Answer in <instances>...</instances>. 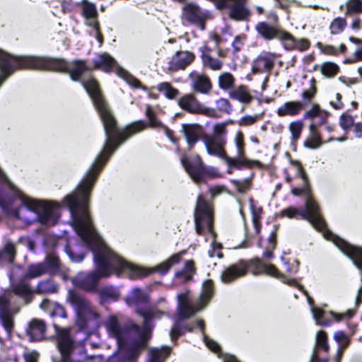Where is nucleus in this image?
Listing matches in <instances>:
<instances>
[{"label": "nucleus", "mask_w": 362, "mask_h": 362, "mask_svg": "<svg viewBox=\"0 0 362 362\" xmlns=\"http://www.w3.org/2000/svg\"><path fill=\"white\" fill-rule=\"evenodd\" d=\"M125 140H105L104 146L73 193L66 195L62 205L71 214L72 226L76 233L93 253L95 269L89 274L79 273L72 278L73 284L84 291L97 289L101 278L112 274L136 278L144 275L143 269L122 259L110 248L98 234L88 213L90 191L105 163L114 151Z\"/></svg>", "instance_id": "nucleus-1"}, {"label": "nucleus", "mask_w": 362, "mask_h": 362, "mask_svg": "<svg viewBox=\"0 0 362 362\" xmlns=\"http://www.w3.org/2000/svg\"><path fill=\"white\" fill-rule=\"evenodd\" d=\"M1 69L10 74L15 69H33L54 71H66L73 81H79L81 76L88 71L83 60L67 62L62 59L38 56H11L0 50Z\"/></svg>", "instance_id": "nucleus-2"}, {"label": "nucleus", "mask_w": 362, "mask_h": 362, "mask_svg": "<svg viewBox=\"0 0 362 362\" xmlns=\"http://www.w3.org/2000/svg\"><path fill=\"white\" fill-rule=\"evenodd\" d=\"M0 182L6 184L13 199L20 202V206L15 211L16 216L18 219L28 224L36 221L45 225L57 223L59 218L57 204L39 201L27 197L16 188L1 168Z\"/></svg>", "instance_id": "nucleus-3"}, {"label": "nucleus", "mask_w": 362, "mask_h": 362, "mask_svg": "<svg viewBox=\"0 0 362 362\" xmlns=\"http://www.w3.org/2000/svg\"><path fill=\"white\" fill-rule=\"evenodd\" d=\"M137 313L144 318V329L142 330L135 324H132L130 327L121 324L115 316H110L105 324L108 334L116 339L120 348L124 346L125 343L134 333L137 334L138 339L133 343L132 347L127 351V357L129 360L137 358L141 351L146 346L147 341L150 338L148 330L150 321L153 319L160 318L164 314L163 312L153 310L145 312H141L138 310Z\"/></svg>", "instance_id": "nucleus-4"}, {"label": "nucleus", "mask_w": 362, "mask_h": 362, "mask_svg": "<svg viewBox=\"0 0 362 362\" xmlns=\"http://www.w3.org/2000/svg\"><path fill=\"white\" fill-rule=\"evenodd\" d=\"M213 293V282L211 280H207L203 283L202 290L197 300H192L189 291L177 295V319L170 333L172 341L175 340L186 332H192L194 329V327L190 325L182 327L180 321L189 318L203 310L212 298Z\"/></svg>", "instance_id": "nucleus-5"}, {"label": "nucleus", "mask_w": 362, "mask_h": 362, "mask_svg": "<svg viewBox=\"0 0 362 362\" xmlns=\"http://www.w3.org/2000/svg\"><path fill=\"white\" fill-rule=\"evenodd\" d=\"M303 183L304 187L302 188H292L291 193L294 196H300L303 194L306 196L305 209L288 207L282 210L281 214L290 218H301L308 221L316 230L321 231L325 237V233L329 230L327 229L326 223L320 214L319 206L310 194L308 182Z\"/></svg>", "instance_id": "nucleus-6"}, {"label": "nucleus", "mask_w": 362, "mask_h": 362, "mask_svg": "<svg viewBox=\"0 0 362 362\" xmlns=\"http://www.w3.org/2000/svg\"><path fill=\"white\" fill-rule=\"evenodd\" d=\"M250 265L255 269V271H254L253 272L255 274L264 273L272 276L281 279L284 283L289 286L298 287V289L302 291V292L306 296L309 305L311 306V311L316 324L321 326H328L329 325V321L325 320L324 319L325 312L319 308H315L313 306V298L308 295V292L305 290H304L303 287L299 285L295 279H286L283 274H281L278 271V269L274 264H268L264 263L259 258H255L251 259Z\"/></svg>", "instance_id": "nucleus-7"}, {"label": "nucleus", "mask_w": 362, "mask_h": 362, "mask_svg": "<svg viewBox=\"0 0 362 362\" xmlns=\"http://www.w3.org/2000/svg\"><path fill=\"white\" fill-rule=\"evenodd\" d=\"M66 301L73 307L77 316V322L82 327H86L89 321L95 320L99 316L98 311L91 303L74 291H69Z\"/></svg>", "instance_id": "nucleus-8"}, {"label": "nucleus", "mask_w": 362, "mask_h": 362, "mask_svg": "<svg viewBox=\"0 0 362 362\" xmlns=\"http://www.w3.org/2000/svg\"><path fill=\"white\" fill-rule=\"evenodd\" d=\"M194 221L196 231L198 234L202 235L209 233L213 239L215 234L213 230V211L212 207L202 195L197 198V206L194 212Z\"/></svg>", "instance_id": "nucleus-9"}, {"label": "nucleus", "mask_w": 362, "mask_h": 362, "mask_svg": "<svg viewBox=\"0 0 362 362\" xmlns=\"http://www.w3.org/2000/svg\"><path fill=\"white\" fill-rule=\"evenodd\" d=\"M95 67L105 72L111 71L116 68L117 74L123 78L129 86L133 88H142L141 82L127 71L117 66L116 61L108 54L103 53L98 55L94 59Z\"/></svg>", "instance_id": "nucleus-10"}, {"label": "nucleus", "mask_w": 362, "mask_h": 362, "mask_svg": "<svg viewBox=\"0 0 362 362\" xmlns=\"http://www.w3.org/2000/svg\"><path fill=\"white\" fill-rule=\"evenodd\" d=\"M180 107L189 113L200 114L209 117L216 118L218 112L214 108L204 106L192 93L186 94L179 99Z\"/></svg>", "instance_id": "nucleus-11"}, {"label": "nucleus", "mask_w": 362, "mask_h": 362, "mask_svg": "<svg viewBox=\"0 0 362 362\" xmlns=\"http://www.w3.org/2000/svg\"><path fill=\"white\" fill-rule=\"evenodd\" d=\"M81 6L86 25L93 29L95 37L100 44H102L103 35L100 32L98 13L96 6L88 0H82Z\"/></svg>", "instance_id": "nucleus-12"}, {"label": "nucleus", "mask_w": 362, "mask_h": 362, "mask_svg": "<svg viewBox=\"0 0 362 362\" xmlns=\"http://www.w3.org/2000/svg\"><path fill=\"white\" fill-rule=\"evenodd\" d=\"M207 14L194 4H187L182 8L181 18L183 24H194L203 30Z\"/></svg>", "instance_id": "nucleus-13"}, {"label": "nucleus", "mask_w": 362, "mask_h": 362, "mask_svg": "<svg viewBox=\"0 0 362 362\" xmlns=\"http://www.w3.org/2000/svg\"><path fill=\"white\" fill-rule=\"evenodd\" d=\"M255 30L266 40L277 39L283 43L285 37L288 36V32L284 30L279 23L261 21L257 23Z\"/></svg>", "instance_id": "nucleus-14"}, {"label": "nucleus", "mask_w": 362, "mask_h": 362, "mask_svg": "<svg viewBox=\"0 0 362 362\" xmlns=\"http://www.w3.org/2000/svg\"><path fill=\"white\" fill-rule=\"evenodd\" d=\"M57 267L58 258L54 256H48L43 262L30 264L28 267L25 278L35 279L51 273Z\"/></svg>", "instance_id": "nucleus-15"}, {"label": "nucleus", "mask_w": 362, "mask_h": 362, "mask_svg": "<svg viewBox=\"0 0 362 362\" xmlns=\"http://www.w3.org/2000/svg\"><path fill=\"white\" fill-rule=\"evenodd\" d=\"M234 143L236 148V156L235 157H229L227 156V165L229 167H234L238 169L249 165L250 160L245 156L244 136L240 131L236 133L234 138Z\"/></svg>", "instance_id": "nucleus-16"}, {"label": "nucleus", "mask_w": 362, "mask_h": 362, "mask_svg": "<svg viewBox=\"0 0 362 362\" xmlns=\"http://www.w3.org/2000/svg\"><path fill=\"white\" fill-rule=\"evenodd\" d=\"M18 310L19 308L12 307L7 294L0 295V320L8 334L13 327V315Z\"/></svg>", "instance_id": "nucleus-17"}, {"label": "nucleus", "mask_w": 362, "mask_h": 362, "mask_svg": "<svg viewBox=\"0 0 362 362\" xmlns=\"http://www.w3.org/2000/svg\"><path fill=\"white\" fill-rule=\"evenodd\" d=\"M181 163L190 177L197 184L202 182L204 175L208 173L198 156L194 157L191 160L184 156L181 158Z\"/></svg>", "instance_id": "nucleus-18"}, {"label": "nucleus", "mask_w": 362, "mask_h": 362, "mask_svg": "<svg viewBox=\"0 0 362 362\" xmlns=\"http://www.w3.org/2000/svg\"><path fill=\"white\" fill-rule=\"evenodd\" d=\"M279 54L274 52H263L253 61V73L269 72L273 69L275 60Z\"/></svg>", "instance_id": "nucleus-19"}, {"label": "nucleus", "mask_w": 362, "mask_h": 362, "mask_svg": "<svg viewBox=\"0 0 362 362\" xmlns=\"http://www.w3.org/2000/svg\"><path fill=\"white\" fill-rule=\"evenodd\" d=\"M203 142L206 148L207 153L214 156L223 159L226 162L227 153L225 150L226 141L223 139H215L205 135L203 137Z\"/></svg>", "instance_id": "nucleus-20"}, {"label": "nucleus", "mask_w": 362, "mask_h": 362, "mask_svg": "<svg viewBox=\"0 0 362 362\" xmlns=\"http://www.w3.org/2000/svg\"><path fill=\"white\" fill-rule=\"evenodd\" d=\"M248 269V264L244 261H240L226 267L221 274V280L224 283L232 282L245 276Z\"/></svg>", "instance_id": "nucleus-21"}, {"label": "nucleus", "mask_w": 362, "mask_h": 362, "mask_svg": "<svg viewBox=\"0 0 362 362\" xmlns=\"http://www.w3.org/2000/svg\"><path fill=\"white\" fill-rule=\"evenodd\" d=\"M194 58L195 56L192 52L178 51L172 57L169 62L168 69L172 71L185 69L194 60Z\"/></svg>", "instance_id": "nucleus-22"}, {"label": "nucleus", "mask_w": 362, "mask_h": 362, "mask_svg": "<svg viewBox=\"0 0 362 362\" xmlns=\"http://www.w3.org/2000/svg\"><path fill=\"white\" fill-rule=\"evenodd\" d=\"M47 326L44 320L33 318L28 324L26 334L30 341H41L45 338Z\"/></svg>", "instance_id": "nucleus-23"}, {"label": "nucleus", "mask_w": 362, "mask_h": 362, "mask_svg": "<svg viewBox=\"0 0 362 362\" xmlns=\"http://www.w3.org/2000/svg\"><path fill=\"white\" fill-rule=\"evenodd\" d=\"M192 88L197 93L208 94L211 90L212 85L209 78L204 74L192 72L189 74Z\"/></svg>", "instance_id": "nucleus-24"}, {"label": "nucleus", "mask_w": 362, "mask_h": 362, "mask_svg": "<svg viewBox=\"0 0 362 362\" xmlns=\"http://www.w3.org/2000/svg\"><path fill=\"white\" fill-rule=\"evenodd\" d=\"M327 117V112L321 109L318 104H313L311 108L303 115V119L310 120V124H314L315 127H319L325 124Z\"/></svg>", "instance_id": "nucleus-25"}, {"label": "nucleus", "mask_w": 362, "mask_h": 362, "mask_svg": "<svg viewBox=\"0 0 362 362\" xmlns=\"http://www.w3.org/2000/svg\"><path fill=\"white\" fill-rule=\"evenodd\" d=\"M303 110V104L299 100H291L279 106L276 114L279 117L296 116Z\"/></svg>", "instance_id": "nucleus-26"}, {"label": "nucleus", "mask_w": 362, "mask_h": 362, "mask_svg": "<svg viewBox=\"0 0 362 362\" xmlns=\"http://www.w3.org/2000/svg\"><path fill=\"white\" fill-rule=\"evenodd\" d=\"M182 130L187 142L188 148L191 150L194 145L198 141L202 132V128L197 124H183Z\"/></svg>", "instance_id": "nucleus-27"}, {"label": "nucleus", "mask_w": 362, "mask_h": 362, "mask_svg": "<svg viewBox=\"0 0 362 362\" xmlns=\"http://www.w3.org/2000/svg\"><path fill=\"white\" fill-rule=\"evenodd\" d=\"M199 49L202 52V59L204 67L213 71H219L222 69L223 62L221 59L211 56V49L207 46H203Z\"/></svg>", "instance_id": "nucleus-28"}, {"label": "nucleus", "mask_w": 362, "mask_h": 362, "mask_svg": "<svg viewBox=\"0 0 362 362\" xmlns=\"http://www.w3.org/2000/svg\"><path fill=\"white\" fill-rule=\"evenodd\" d=\"M283 47L286 50L298 49L300 52L305 51L310 47V42L306 39H296L291 33L286 36L283 42Z\"/></svg>", "instance_id": "nucleus-29"}, {"label": "nucleus", "mask_w": 362, "mask_h": 362, "mask_svg": "<svg viewBox=\"0 0 362 362\" xmlns=\"http://www.w3.org/2000/svg\"><path fill=\"white\" fill-rule=\"evenodd\" d=\"M148 297L143 291L139 288H134L126 298V302L131 307L139 308L146 304Z\"/></svg>", "instance_id": "nucleus-30"}, {"label": "nucleus", "mask_w": 362, "mask_h": 362, "mask_svg": "<svg viewBox=\"0 0 362 362\" xmlns=\"http://www.w3.org/2000/svg\"><path fill=\"white\" fill-rule=\"evenodd\" d=\"M13 292L23 298L25 304L30 303L33 298L35 293V290L32 289L28 284L20 282L13 285Z\"/></svg>", "instance_id": "nucleus-31"}, {"label": "nucleus", "mask_w": 362, "mask_h": 362, "mask_svg": "<svg viewBox=\"0 0 362 362\" xmlns=\"http://www.w3.org/2000/svg\"><path fill=\"white\" fill-rule=\"evenodd\" d=\"M230 98L238 100L243 104H249L253 99L250 90L245 86L241 85L229 93Z\"/></svg>", "instance_id": "nucleus-32"}, {"label": "nucleus", "mask_w": 362, "mask_h": 362, "mask_svg": "<svg viewBox=\"0 0 362 362\" xmlns=\"http://www.w3.org/2000/svg\"><path fill=\"white\" fill-rule=\"evenodd\" d=\"M334 339L339 344L335 356V361L337 362H341L344 351L349 345L350 339L343 331L336 332L334 334Z\"/></svg>", "instance_id": "nucleus-33"}, {"label": "nucleus", "mask_w": 362, "mask_h": 362, "mask_svg": "<svg viewBox=\"0 0 362 362\" xmlns=\"http://www.w3.org/2000/svg\"><path fill=\"white\" fill-rule=\"evenodd\" d=\"M185 252H181L172 255L169 259L160 263L158 266L151 269V272H158L160 274H165L175 264L180 262L182 254Z\"/></svg>", "instance_id": "nucleus-34"}, {"label": "nucleus", "mask_w": 362, "mask_h": 362, "mask_svg": "<svg viewBox=\"0 0 362 362\" xmlns=\"http://www.w3.org/2000/svg\"><path fill=\"white\" fill-rule=\"evenodd\" d=\"M309 131L310 134L305 141L304 146L312 149L319 148L322 142L320 132H318V127H315L314 124H310Z\"/></svg>", "instance_id": "nucleus-35"}, {"label": "nucleus", "mask_w": 362, "mask_h": 362, "mask_svg": "<svg viewBox=\"0 0 362 362\" xmlns=\"http://www.w3.org/2000/svg\"><path fill=\"white\" fill-rule=\"evenodd\" d=\"M250 209L252 216V223L257 233H259L261 228L260 219L262 212V207L257 206L252 198L249 199Z\"/></svg>", "instance_id": "nucleus-36"}, {"label": "nucleus", "mask_w": 362, "mask_h": 362, "mask_svg": "<svg viewBox=\"0 0 362 362\" xmlns=\"http://www.w3.org/2000/svg\"><path fill=\"white\" fill-rule=\"evenodd\" d=\"M170 348L163 346L160 349L154 348L149 350L150 359L148 362H163L170 354Z\"/></svg>", "instance_id": "nucleus-37"}, {"label": "nucleus", "mask_w": 362, "mask_h": 362, "mask_svg": "<svg viewBox=\"0 0 362 362\" xmlns=\"http://www.w3.org/2000/svg\"><path fill=\"white\" fill-rule=\"evenodd\" d=\"M99 294L101 300L105 302L116 300L120 295L119 290L112 286L103 287Z\"/></svg>", "instance_id": "nucleus-38"}, {"label": "nucleus", "mask_w": 362, "mask_h": 362, "mask_svg": "<svg viewBox=\"0 0 362 362\" xmlns=\"http://www.w3.org/2000/svg\"><path fill=\"white\" fill-rule=\"evenodd\" d=\"M57 290L56 284L52 280L47 279L41 281L37 284L35 293L37 294L52 293L56 292Z\"/></svg>", "instance_id": "nucleus-39"}, {"label": "nucleus", "mask_w": 362, "mask_h": 362, "mask_svg": "<svg viewBox=\"0 0 362 362\" xmlns=\"http://www.w3.org/2000/svg\"><path fill=\"white\" fill-rule=\"evenodd\" d=\"M317 349H321L325 353H327L329 350V346L327 342V335L323 330H320L316 334L315 344L313 350L317 352Z\"/></svg>", "instance_id": "nucleus-40"}, {"label": "nucleus", "mask_w": 362, "mask_h": 362, "mask_svg": "<svg viewBox=\"0 0 362 362\" xmlns=\"http://www.w3.org/2000/svg\"><path fill=\"white\" fill-rule=\"evenodd\" d=\"M157 89L168 99H175L179 95V90L173 87L172 85L168 82H162L158 84Z\"/></svg>", "instance_id": "nucleus-41"}, {"label": "nucleus", "mask_w": 362, "mask_h": 362, "mask_svg": "<svg viewBox=\"0 0 362 362\" xmlns=\"http://www.w3.org/2000/svg\"><path fill=\"white\" fill-rule=\"evenodd\" d=\"M232 122H220L214 124L213 127V134L209 135L210 137H213L215 139H223L224 141H227L226 135H227V126L228 124Z\"/></svg>", "instance_id": "nucleus-42"}, {"label": "nucleus", "mask_w": 362, "mask_h": 362, "mask_svg": "<svg viewBox=\"0 0 362 362\" xmlns=\"http://www.w3.org/2000/svg\"><path fill=\"white\" fill-rule=\"evenodd\" d=\"M303 129V123L300 120L291 122L288 125V130L291 134V140L293 143L296 142L300 137Z\"/></svg>", "instance_id": "nucleus-43"}, {"label": "nucleus", "mask_w": 362, "mask_h": 362, "mask_svg": "<svg viewBox=\"0 0 362 362\" xmlns=\"http://www.w3.org/2000/svg\"><path fill=\"white\" fill-rule=\"evenodd\" d=\"M346 26V21L344 18L337 17L329 25V30L332 35H339L341 33Z\"/></svg>", "instance_id": "nucleus-44"}, {"label": "nucleus", "mask_w": 362, "mask_h": 362, "mask_svg": "<svg viewBox=\"0 0 362 362\" xmlns=\"http://www.w3.org/2000/svg\"><path fill=\"white\" fill-rule=\"evenodd\" d=\"M321 73L327 78L335 76L339 71V66L331 62H327L321 65Z\"/></svg>", "instance_id": "nucleus-45"}, {"label": "nucleus", "mask_w": 362, "mask_h": 362, "mask_svg": "<svg viewBox=\"0 0 362 362\" xmlns=\"http://www.w3.org/2000/svg\"><path fill=\"white\" fill-rule=\"evenodd\" d=\"M234 83L235 78L229 72H224L218 77V86L221 89L228 90L233 86Z\"/></svg>", "instance_id": "nucleus-46"}, {"label": "nucleus", "mask_w": 362, "mask_h": 362, "mask_svg": "<svg viewBox=\"0 0 362 362\" xmlns=\"http://www.w3.org/2000/svg\"><path fill=\"white\" fill-rule=\"evenodd\" d=\"M276 247V233L273 231L269 239H268V244L266 246V250L263 252V258L264 259H270L273 258V250Z\"/></svg>", "instance_id": "nucleus-47"}, {"label": "nucleus", "mask_w": 362, "mask_h": 362, "mask_svg": "<svg viewBox=\"0 0 362 362\" xmlns=\"http://www.w3.org/2000/svg\"><path fill=\"white\" fill-rule=\"evenodd\" d=\"M317 93L315 86L313 83L310 87L303 91L301 94V98L303 101H300L303 104V107L309 105L313 98H315Z\"/></svg>", "instance_id": "nucleus-48"}, {"label": "nucleus", "mask_w": 362, "mask_h": 362, "mask_svg": "<svg viewBox=\"0 0 362 362\" xmlns=\"http://www.w3.org/2000/svg\"><path fill=\"white\" fill-rule=\"evenodd\" d=\"M346 6V15L362 13V0H348Z\"/></svg>", "instance_id": "nucleus-49"}, {"label": "nucleus", "mask_w": 362, "mask_h": 362, "mask_svg": "<svg viewBox=\"0 0 362 362\" xmlns=\"http://www.w3.org/2000/svg\"><path fill=\"white\" fill-rule=\"evenodd\" d=\"M216 111L221 113L229 115L232 112V106L229 100L226 98H221L216 101Z\"/></svg>", "instance_id": "nucleus-50"}, {"label": "nucleus", "mask_w": 362, "mask_h": 362, "mask_svg": "<svg viewBox=\"0 0 362 362\" xmlns=\"http://www.w3.org/2000/svg\"><path fill=\"white\" fill-rule=\"evenodd\" d=\"M231 182L240 193H245L251 187V180L249 178L244 180H232Z\"/></svg>", "instance_id": "nucleus-51"}, {"label": "nucleus", "mask_w": 362, "mask_h": 362, "mask_svg": "<svg viewBox=\"0 0 362 362\" xmlns=\"http://www.w3.org/2000/svg\"><path fill=\"white\" fill-rule=\"evenodd\" d=\"M317 47L321 51L322 53L328 55L336 56L338 54L337 49L330 45H324L320 42H318L316 45Z\"/></svg>", "instance_id": "nucleus-52"}, {"label": "nucleus", "mask_w": 362, "mask_h": 362, "mask_svg": "<svg viewBox=\"0 0 362 362\" xmlns=\"http://www.w3.org/2000/svg\"><path fill=\"white\" fill-rule=\"evenodd\" d=\"M4 255L7 256L8 261L9 262H13L15 255H16V247L13 243H7L4 249L2 250Z\"/></svg>", "instance_id": "nucleus-53"}, {"label": "nucleus", "mask_w": 362, "mask_h": 362, "mask_svg": "<svg viewBox=\"0 0 362 362\" xmlns=\"http://www.w3.org/2000/svg\"><path fill=\"white\" fill-rule=\"evenodd\" d=\"M291 164L295 169L296 175L300 177L305 184L308 182L307 175L303 170L300 163L297 160H291Z\"/></svg>", "instance_id": "nucleus-54"}, {"label": "nucleus", "mask_w": 362, "mask_h": 362, "mask_svg": "<svg viewBox=\"0 0 362 362\" xmlns=\"http://www.w3.org/2000/svg\"><path fill=\"white\" fill-rule=\"evenodd\" d=\"M259 118V115H245L239 119L238 124L240 126H250L255 124Z\"/></svg>", "instance_id": "nucleus-55"}, {"label": "nucleus", "mask_w": 362, "mask_h": 362, "mask_svg": "<svg viewBox=\"0 0 362 362\" xmlns=\"http://www.w3.org/2000/svg\"><path fill=\"white\" fill-rule=\"evenodd\" d=\"M354 119L349 115H342L339 119V124L343 129H348L353 126Z\"/></svg>", "instance_id": "nucleus-56"}, {"label": "nucleus", "mask_w": 362, "mask_h": 362, "mask_svg": "<svg viewBox=\"0 0 362 362\" xmlns=\"http://www.w3.org/2000/svg\"><path fill=\"white\" fill-rule=\"evenodd\" d=\"M212 249L209 250V255L211 257H217L218 258L222 257V253L221 252V245L216 243L214 240L211 243Z\"/></svg>", "instance_id": "nucleus-57"}, {"label": "nucleus", "mask_w": 362, "mask_h": 362, "mask_svg": "<svg viewBox=\"0 0 362 362\" xmlns=\"http://www.w3.org/2000/svg\"><path fill=\"white\" fill-rule=\"evenodd\" d=\"M51 315L52 316L61 317L63 318L66 317V312L64 308L57 303H56L53 305Z\"/></svg>", "instance_id": "nucleus-58"}, {"label": "nucleus", "mask_w": 362, "mask_h": 362, "mask_svg": "<svg viewBox=\"0 0 362 362\" xmlns=\"http://www.w3.org/2000/svg\"><path fill=\"white\" fill-rule=\"evenodd\" d=\"M66 252L68 255L69 256L70 259L72 262H81L84 258V255L83 254H78L76 255L74 251H72L69 247L66 248Z\"/></svg>", "instance_id": "nucleus-59"}, {"label": "nucleus", "mask_w": 362, "mask_h": 362, "mask_svg": "<svg viewBox=\"0 0 362 362\" xmlns=\"http://www.w3.org/2000/svg\"><path fill=\"white\" fill-rule=\"evenodd\" d=\"M332 316L337 321H340L342 318H351L354 315V311L351 310H349L344 313L342 314H337L334 313H331Z\"/></svg>", "instance_id": "nucleus-60"}, {"label": "nucleus", "mask_w": 362, "mask_h": 362, "mask_svg": "<svg viewBox=\"0 0 362 362\" xmlns=\"http://www.w3.org/2000/svg\"><path fill=\"white\" fill-rule=\"evenodd\" d=\"M245 37L243 36L238 35L235 37L233 42V47L235 51H239L243 45Z\"/></svg>", "instance_id": "nucleus-61"}, {"label": "nucleus", "mask_w": 362, "mask_h": 362, "mask_svg": "<svg viewBox=\"0 0 362 362\" xmlns=\"http://www.w3.org/2000/svg\"><path fill=\"white\" fill-rule=\"evenodd\" d=\"M194 272V263L192 261H187L185 263L184 272L187 277H189Z\"/></svg>", "instance_id": "nucleus-62"}, {"label": "nucleus", "mask_w": 362, "mask_h": 362, "mask_svg": "<svg viewBox=\"0 0 362 362\" xmlns=\"http://www.w3.org/2000/svg\"><path fill=\"white\" fill-rule=\"evenodd\" d=\"M310 362H328V359L320 358L318 356L317 352L315 350H313L311 356ZM334 362H337L335 361V357L334 358Z\"/></svg>", "instance_id": "nucleus-63"}, {"label": "nucleus", "mask_w": 362, "mask_h": 362, "mask_svg": "<svg viewBox=\"0 0 362 362\" xmlns=\"http://www.w3.org/2000/svg\"><path fill=\"white\" fill-rule=\"evenodd\" d=\"M356 137H362V122H358L354 125V129Z\"/></svg>", "instance_id": "nucleus-64"}]
</instances>
